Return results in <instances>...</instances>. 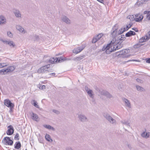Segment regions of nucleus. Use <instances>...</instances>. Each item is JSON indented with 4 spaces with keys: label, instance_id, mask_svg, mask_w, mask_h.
I'll list each match as a JSON object with an SVG mask.
<instances>
[{
    "label": "nucleus",
    "instance_id": "obj_1",
    "mask_svg": "<svg viewBox=\"0 0 150 150\" xmlns=\"http://www.w3.org/2000/svg\"><path fill=\"white\" fill-rule=\"evenodd\" d=\"M125 39L124 35H121L118 38V40L120 41L124 40ZM122 47V45L120 42L117 40L116 39L114 38L111 41L110 43L108 44L107 46H103L102 49L103 51H105L107 54H110L111 52L119 49Z\"/></svg>",
    "mask_w": 150,
    "mask_h": 150
},
{
    "label": "nucleus",
    "instance_id": "obj_2",
    "mask_svg": "<svg viewBox=\"0 0 150 150\" xmlns=\"http://www.w3.org/2000/svg\"><path fill=\"white\" fill-rule=\"evenodd\" d=\"M100 41L101 44L104 42V40H103V34L102 33H100L93 38L92 42L93 43H95L98 41Z\"/></svg>",
    "mask_w": 150,
    "mask_h": 150
},
{
    "label": "nucleus",
    "instance_id": "obj_3",
    "mask_svg": "<svg viewBox=\"0 0 150 150\" xmlns=\"http://www.w3.org/2000/svg\"><path fill=\"white\" fill-rule=\"evenodd\" d=\"M132 25V23L130 22L129 24H127L126 25H124L119 30L118 32V34H121L124 32L127 31L131 27Z\"/></svg>",
    "mask_w": 150,
    "mask_h": 150
},
{
    "label": "nucleus",
    "instance_id": "obj_4",
    "mask_svg": "<svg viewBox=\"0 0 150 150\" xmlns=\"http://www.w3.org/2000/svg\"><path fill=\"white\" fill-rule=\"evenodd\" d=\"M130 50L129 49H125L120 51V57L125 58L130 57V55L128 54Z\"/></svg>",
    "mask_w": 150,
    "mask_h": 150
},
{
    "label": "nucleus",
    "instance_id": "obj_5",
    "mask_svg": "<svg viewBox=\"0 0 150 150\" xmlns=\"http://www.w3.org/2000/svg\"><path fill=\"white\" fill-rule=\"evenodd\" d=\"M50 67V65L49 64L42 67L38 69L37 72L38 73H44L49 70Z\"/></svg>",
    "mask_w": 150,
    "mask_h": 150
},
{
    "label": "nucleus",
    "instance_id": "obj_6",
    "mask_svg": "<svg viewBox=\"0 0 150 150\" xmlns=\"http://www.w3.org/2000/svg\"><path fill=\"white\" fill-rule=\"evenodd\" d=\"M85 90L88 95L91 98L93 99L94 97V93L93 90L87 86H85Z\"/></svg>",
    "mask_w": 150,
    "mask_h": 150
},
{
    "label": "nucleus",
    "instance_id": "obj_7",
    "mask_svg": "<svg viewBox=\"0 0 150 150\" xmlns=\"http://www.w3.org/2000/svg\"><path fill=\"white\" fill-rule=\"evenodd\" d=\"M122 101L126 109H129L132 108L130 102L129 100L125 98H122Z\"/></svg>",
    "mask_w": 150,
    "mask_h": 150
},
{
    "label": "nucleus",
    "instance_id": "obj_8",
    "mask_svg": "<svg viewBox=\"0 0 150 150\" xmlns=\"http://www.w3.org/2000/svg\"><path fill=\"white\" fill-rule=\"evenodd\" d=\"M104 117L111 124H115L116 123V120L108 114H104Z\"/></svg>",
    "mask_w": 150,
    "mask_h": 150
},
{
    "label": "nucleus",
    "instance_id": "obj_9",
    "mask_svg": "<svg viewBox=\"0 0 150 150\" xmlns=\"http://www.w3.org/2000/svg\"><path fill=\"white\" fill-rule=\"evenodd\" d=\"M5 145H12L13 142L8 137H6L4 138L3 141Z\"/></svg>",
    "mask_w": 150,
    "mask_h": 150
},
{
    "label": "nucleus",
    "instance_id": "obj_10",
    "mask_svg": "<svg viewBox=\"0 0 150 150\" xmlns=\"http://www.w3.org/2000/svg\"><path fill=\"white\" fill-rule=\"evenodd\" d=\"M78 117L79 120L82 122H86L88 120L87 117L86 116L82 113L78 114Z\"/></svg>",
    "mask_w": 150,
    "mask_h": 150
},
{
    "label": "nucleus",
    "instance_id": "obj_11",
    "mask_svg": "<svg viewBox=\"0 0 150 150\" xmlns=\"http://www.w3.org/2000/svg\"><path fill=\"white\" fill-rule=\"evenodd\" d=\"M85 45H82L80 47H78L74 49L72 51L73 53L77 54L81 52L85 47Z\"/></svg>",
    "mask_w": 150,
    "mask_h": 150
},
{
    "label": "nucleus",
    "instance_id": "obj_12",
    "mask_svg": "<svg viewBox=\"0 0 150 150\" xmlns=\"http://www.w3.org/2000/svg\"><path fill=\"white\" fill-rule=\"evenodd\" d=\"M4 105L8 107L11 109L13 108L14 105L11 103V101L8 99H6L4 100Z\"/></svg>",
    "mask_w": 150,
    "mask_h": 150
},
{
    "label": "nucleus",
    "instance_id": "obj_13",
    "mask_svg": "<svg viewBox=\"0 0 150 150\" xmlns=\"http://www.w3.org/2000/svg\"><path fill=\"white\" fill-rule=\"evenodd\" d=\"M16 28L18 31L22 34H24L26 33V30L20 25H16Z\"/></svg>",
    "mask_w": 150,
    "mask_h": 150
},
{
    "label": "nucleus",
    "instance_id": "obj_14",
    "mask_svg": "<svg viewBox=\"0 0 150 150\" xmlns=\"http://www.w3.org/2000/svg\"><path fill=\"white\" fill-rule=\"evenodd\" d=\"M7 128L8 129L6 132L7 134L9 135H12L14 132V129L12 125H9L7 127Z\"/></svg>",
    "mask_w": 150,
    "mask_h": 150
},
{
    "label": "nucleus",
    "instance_id": "obj_15",
    "mask_svg": "<svg viewBox=\"0 0 150 150\" xmlns=\"http://www.w3.org/2000/svg\"><path fill=\"white\" fill-rule=\"evenodd\" d=\"M13 12L15 15V16L18 18H22V15L20 11L17 9H14Z\"/></svg>",
    "mask_w": 150,
    "mask_h": 150
},
{
    "label": "nucleus",
    "instance_id": "obj_16",
    "mask_svg": "<svg viewBox=\"0 0 150 150\" xmlns=\"http://www.w3.org/2000/svg\"><path fill=\"white\" fill-rule=\"evenodd\" d=\"M31 118L33 120L36 122H38L40 120V118L38 117V115L33 112H32L30 114Z\"/></svg>",
    "mask_w": 150,
    "mask_h": 150
},
{
    "label": "nucleus",
    "instance_id": "obj_17",
    "mask_svg": "<svg viewBox=\"0 0 150 150\" xmlns=\"http://www.w3.org/2000/svg\"><path fill=\"white\" fill-rule=\"evenodd\" d=\"M101 94L105 96L107 98L110 99L113 98V96L107 91H103L101 92Z\"/></svg>",
    "mask_w": 150,
    "mask_h": 150
},
{
    "label": "nucleus",
    "instance_id": "obj_18",
    "mask_svg": "<svg viewBox=\"0 0 150 150\" xmlns=\"http://www.w3.org/2000/svg\"><path fill=\"white\" fill-rule=\"evenodd\" d=\"M6 44L8 45L11 48H14L16 46L15 42L10 40H7Z\"/></svg>",
    "mask_w": 150,
    "mask_h": 150
},
{
    "label": "nucleus",
    "instance_id": "obj_19",
    "mask_svg": "<svg viewBox=\"0 0 150 150\" xmlns=\"http://www.w3.org/2000/svg\"><path fill=\"white\" fill-rule=\"evenodd\" d=\"M135 21L139 22L142 20L143 16L142 14H138L135 15Z\"/></svg>",
    "mask_w": 150,
    "mask_h": 150
},
{
    "label": "nucleus",
    "instance_id": "obj_20",
    "mask_svg": "<svg viewBox=\"0 0 150 150\" xmlns=\"http://www.w3.org/2000/svg\"><path fill=\"white\" fill-rule=\"evenodd\" d=\"M6 18L3 16H0V25H2L6 24Z\"/></svg>",
    "mask_w": 150,
    "mask_h": 150
},
{
    "label": "nucleus",
    "instance_id": "obj_21",
    "mask_svg": "<svg viewBox=\"0 0 150 150\" xmlns=\"http://www.w3.org/2000/svg\"><path fill=\"white\" fill-rule=\"evenodd\" d=\"M62 20L67 24L71 23V21L66 16H63L61 18Z\"/></svg>",
    "mask_w": 150,
    "mask_h": 150
},
{
    "label": "nucleus",
    "instance_id": "obj_22",
    "mask_svg": "<svg viewBox=\"0 0 150 150\" xmlns=\"http://www.w3.org/2000/svg\"><path fill=\"white\" fill-rule=\"evenodd\" d=\"M142 136L145 138L147 139L150 136V132H144L141 134Z\"/></svg>",
    "mask_w": 150,
    "mask_h": 150
},
{
    "label": "nucleus",
    "instance_id": "obj_23",
    "mask_svg": "<svg viewBox=\"0 0 150 150\" xmlns=\"http://www.w3.org/2000/svg\"><path fill=\"white\" fill-rule=\"evenodd\" d=\"M58 58L57 57L51 58L49 60V63L51 64H54L56 62H58Z\"/></svg>",
    "mask_w": 150,
    "mask_h": 150
},
{
    "label": "nucleus",
    "instance_id": "obj_24",
    "mask_svg": "<svg viewBox=\"0 0 150 150\" xmlns=\"http://www.w3.org/2000/svg\"><path fill=\"white\" fill-rule=\"evenodd\" d=\"M149 40V39L145 35L142 37L139 40V43H143L146 41Z\"/></svg>",
    "mask_w": 150,
    "mask_h": 150
},
{
    "label": "nucleus",
    "instance_id": "obj_25",
    "mask_svg": "<svg viewBox=\"0 0 150 150\" xmlns=\"http://www.w3.org/2000/svg\"><path fill=\"white\" fill-rule=\"evenodd\" d=\"M135 34V32L132 31H130L126 33L125 34V36L126 37H129L134 35Z\"/></svg>",
    "mask_w": 150,
    "mask_h": 150
},
{
    "label": "nucleus",
    "instance_id": "obj_26",
    "mask_svg": "<svg viewBox=\"0 0 150 150\" xmlns=\"http://www.w3.org/2000/svg\"><path fill=\"white\" fill-rule=\"evenodd\" d=\"M121 123L123 125H125L127 126L130 127V123L127 120H123L121 121Z\"/></svg>",
    "mask_w": 150,
    "mask_h": 150
},
{
    "label": "nucleus",
    "instance_id": "obj_27",
    "mask_svg": "<svg viewBox=\"0 0 150 150\" xmlns=\"http://www.w3.org/2000/svg\"><path fill=\"white\" fill-rule=\"evenodd\" d=\"M15 67L13 66L8 67L6 69L8 73L13 71L15 69Z\"/></svg>",
    "mask_w": 150,
    "mask_h": 150
},
{
    "label": "nucleus",
    "instance_id": "obj_28",
    "mask_svg": "<svg viewBox=\"0 0 150 150\" xmlns=\"http://www.w3.org/2000/svg\"><path fill=\"white\" fill-rule=\"evenodd\" d=\"M85 56H80L75 57L73 59V60L75 61H79L81 60L85 57Z\"/></svg>",
    "mask_w": 150,
    "mask_h": 150
},
{
    "label": "nucleus",
    "instance_id": "obj_29",
    "mask_svg": "<svg viewBox=\"0 0 150 150\" xmlns=\"http://www.w3.org/2000/svg\"><path fill=\"white\" fill-rule=\"evenodd\" d=\"M144 14H146V18L147 19L150 21V11H145L144 13Z\"/></svg>",
    "mask_w": 150,
    "mask_h": 150
},
{
    "label": "nucleus",
    "instance_id": "obj_30",
    "mask_svg": "<svg viewBox=\"0 0 150 150\" xmlns=\"http://www.w3.org/2000/svg\"><path fill=\"white\" fill-rule=\"evenodd\" d=\"M127 18L132 21L134 20L135 21V16H134L133 15H129L127 16Z\"/></svg>",
    "mask_w": 150,
    "mask_h": 150
},
{
    "label": "nucleus",
    "instance_id": "obj_31",
    "mask_svg": "<svg viewBox=\"0 0 150 150\" xmlns=\"http://www.w3.org/2000/svg\"><path fill=\"white\" fill-rule=\"evenodd\" d=\"M117 30L115 28H113L112 30V32H111V34L113 37L116 36L117 34Z\"/></svg>",
    "mask_w": 150,
    "mask_h": 150
},
{
    "label": "nucleus",
    "instance_id": "obj_32",
    "mask_svg": "<svg viewBox=\"0 0 150 150\" xmlns=\"http://www.w3.org/2000/svg\"><path fill=\"white\" fill-rule=\"evenodd\" d=\"M45 138L48 141L51 142H52V139L51 138L50 136V135L46 134Z\"/></svg>",
    "mask_w": 150,
    "mask_h": 150
},
{
    "label": "nucleus",
    "instance_id": "obj_33",
    "mask_svg": "<svg viewBox=\"0 0 150 150\" xmlns=\"http://www.w3.org/2000/svg\"><path fill=\"white\" fill-rule=\"evenodd\" d=\"M43 126L44 127L49 129H51L53 131L54 130V129L50 125H43Z\"/></svg>",
    "mask_w": 150,
    "mask_h": 150
},
{
    "label": "nucleus",
    "instance_id": "obj_34",
    "mask_svg": "<svg viewBox=\"0 0 150 150\" xmlns=\"http://www.w3.org/2000/svg\"><path fill=\"white\" fill-rule=\"evenodd\" d=\"M67 59L65 57H62L58 58V62H61L65 60H67Z\"/></svg>",
    "mask_w": 150,
    "mask_h": 150
},
{
    "label": "nucleus",
    "instance_id": "obj_35",
    "mask_svg": "<svg viewBox=\"0 0 150 150\" xmlns=\"http://www.w3.org/2000/svg\"><path fill=\"white\" fill-rule=\"evenodd\" d=\"M21 147V144L19 142L16 143V145L14 147L17 149H19Z\"/></svg>",
    "mask_w": 150,
    "mask_h": 150
},
{
    "label": "nucleus",
    "instance_id": "obj_36",
    "mask_svg": "<svg viewBox=\"0 0 150 150\" xmlns=\"http://www.w3.org/2000/svg\"><path fill=\"white\" fill-rule=\"evenodd\" d=\"M31 103V104L35 107L38 108H39V106L38 105L37 102L35 100H33L32 101Z\"/></svg>",
    "mask_w": 150,
    "mask_h": 150
},
{
    "label": "nucleus",
    "instance_id": "obj_37",
    "mask_svg": "<svg viewBox=\"0 0 150 150\" xmlns=\"http://www.w3.org/2000/svg\"><path fill=\"white\" fill-rule=\"evenodd\" d=\"M136 87L137 89V90L140 91H144V89L142 87H141L140 86H139L138 85H137L136 86Z\"/></svg>",
    "mask_w": 150,
    "mask_h": 150
},
{
    "label": "nucleus",
    "instance_id": "obj_38",
    "mask_svg": "<svg viewBox=\"0 0 150 150\" xmlns=\"http://www.w3.org/2000/svg\"><path fill=\"white\" fill-rule=\"evenodd\" d=\"M7 35L8 37L10 38H12L13 37V35L12 33L10 31L7 32Z\"/></svg>",
    "mask_w": 150,
    "mask_h": 150
},
{
    "label": "nucleus",
    "instance_id": "obj_39",
    "mask_svg": "<svg viewBox=\"0 0 150 150\" xmlns=\"http://www.w3.org/2000/svg\"><path fill=\"white\" fill-rule=\"evenodd\" d=\"M38 87L41 90H44L45 89V85H41V84H39Z\"/></svg>",
    "mask_w": 150,
    "mask_h": 150
},
{
    "label": "nucleus",
    "instance_id": "obj_40",
    "mask_svg": "<svg viewBox=\"0 0 150 150\" xmlns=\"http://www.w3.org/2000/svg\"><path fill=\"white\" fill-rule=\"evenodd\" d=\"M142 45L140 44V43H138L136 44L134 46V47L135 48H137L140 47Z\"/></svg>",
    "mask_w": 150,
    "mask_h": 150
},
{
    "label": "nucleus",
    "instance_id": "obj_41",
    "mask_svg": "<svg viewBox=\"0 0 150 150\" xmlns=\"http://www.w3.org/2000/svg\"><path fill=\"white\" fill-rule=\"evenodd\" d=\"M1 66L2 67V68L4 67H6L7 66H8V64H7L6 63H1Z\"/></svg>",
    "mask_w": 150,
    "mask_h": 150
},
{
    "label": "nucleus",
    "instance_id": "obj_42",
    "mask_svg": "<svg viewBox=\"0 0 150 150\" xmlns=\"http://www.w3.org/2000/svg\"><path fill=\"white\" fill-rule=\"evenodd\" d=\"M2 73H3V75H5L8 73V72L7 71L6 69H2Z\"/></svg>",
    "mask_w": 150,
    "mask_h": 150
},
{
    "label": "nucleus",
    "instance_id": "obj_43",
    "mask_svg": "<svg viewBox=\"0 0 150 150\" xmlns=\"http://www.w3.org/2000/svg\"><path fill=\"white\" fill-rule=\"evenodd\" d=\"M137 81L138 83H142L143 82V81L142 80H141L139 79H137Z\"/></svg>",
    "mask_w": 150,
    "mask_h": 150
},
{
    "label": "nucleus",
    "instance_id": "obj_44",
    "mask_svg": "<svg viewBox=\"0 0 150 150\" xmlns=\"http://www.w3.org/2000/svg\"><path fill=\"white\" fill-rule=\"evenodd\" d=\"M0 41L3 42L4 44H6L7 40H3L2 38H0Z\"/></svg>",
    "mask_w": 150,
    "mask_h": 150
},
{
    "label": "nucleus",
    "instance_id": "obj_45",
    "mask_svg": "<svg viewBox=\"0 0 150 150\" xmlns=\"http://www.w3.org/2000/svg\"><path fill=\"white\" fill-rule=\"evenodd\" d=\"M146 36L149 39L150 38V31H149L148 33L146 35Z\"/></svg>",
    "mask_w": 150,
    "mask_h": 150
},
{
    "label": "nucleus",
    "instance_id": "obj_46",
    "mask_svg": "<svg viewBox=\"0 0 150 150\" xmlns=\"http://www.w3.org/2000/svg\"><path fill=\"white\" fill-rule=\"evenodd\" d=\"M146 62L147 63H150V58L146 59Z\"/></svg>",
    "mask_w": 150,
    "mask_h": 150
},
{
    "label": "nucleus",
    "instance_id": "obj_47",
    "mask_svg": "<svg viewBox=\"0 0 150 150\" xmlns=\"http://www.w3.org/2000/svg\"><path fill=\"white\" fill-rule=\"evenodd\" d=\"M66 150H73L71 147H67L66 148Z\"/></svg>",
    "mask_w": 150,
    "mask_h": 150
},
{
    "label": "nucleus",
    "instance_id": "obj_48",
    "mask_svg": "<svg viewBox=\"0 0 150 150\" xmlns=\"http://www.w3.org/2000/svg\"><path fill=\"white\" fill-rule=\"evenodd\" d=\"M19 134H16L15 137V138H18L19 137Z\"/></svg>",
    "mask_w": 150,
    "mask_h": 150
},
{
    "label": "nucleus",
    "instance_id": "obj_49",
    "mask_svg": "<svg viewBox=\"0 0 150 150\" xmlns=\"http://www.w3.org/2000/svg\"><path fill=\"white\" fill-rule=\"evenodd\" d=\"M131 61H135V62H139V61L137 60H129L127 61V62H128Z\"/></svg>",
    "mask_w": 150,
    "mask_h": 150
},
{
    "label": "nucleus",
    "instance_id": "obj_50",
    "mask_svg": "<svg viewBox=\"0 0 150 150\" xmlns=\"http://www.w3.org/2000/svg\"><path fill=\"white\" fill-rule=\"evenodd\" d=\"M53 112H54V113H58V111L56 110H53Z\"/></svg>",
    "mask_w": 150,
    "mask_h": 150
},
{
    "label": "nucleus",
    "instance_id": "obj_51",
    "mask_svg": "<svg viewBox=\"0 0 150 150\" xmlns=\"http://www.w3.org/2000/svg\"><path fill=\"white\" fill-rule=\"evenodd\" d=\"M98 1H99L101 3H103V0H97Z\"/></svg>",
    "mask_w": 150,
    "mask_h": 150
},
{
    "label": "nucleus",
    "instance_id": "obj_52",
    "mask_svg": "<svg viewBox=\"0 0 150 150\" xmlns=\"http://www.w3.org/2000/svg\"><path fill=\"white\" fill-rule=\"evenodd\" d=\"M0 75H3L2 69L0 70Z\"/></svg>",
    "mask_w": 150,
    "mask_h": 150
},
{
    "label": "nucleus",
    "instance_id": "obj_53",
    "mask_svg": "<svg viewBox=\"0 0 150 150\" xmlns=\"http://www.w3.org/2000/svg\"><path fill=\"white\" fill-rule=\"evenodd\" d=\"M55 74L54 73H51L50 74L51 75L54 76L55 75Z\"/></svg>",
    "mask_w": 150,
    "mask_h": 150
},
{
    "label": "nucleus",
    "instance_id": "obj_54",
    "mask_svg": "<svg viewBox=\"0 0 150 150\" xmlns=\"http://www.w3.org/2000/svg\"><path fill=\"white\" fill-rule=\"evenodd\" d=\"M2 68V67L1 66V63H0V69Z\"/></svg>",
    "mask_w": 150,
    "mask_h": 150
},
{
    "label": "nucleus",
    "instance_id": "obj_55",
    "mask_svg": "<svg viewBox=\"0 0 150 150\" xmlns=\"http://www.w3.org/2000/svg\"><path fill=\"white\" fill-rule=\"evenodd\" d=\"M1 59L0 58V62L1 61Z\"/></svg>",
    "mask_w": 150,
    "mask_h": 150
},
{
    "label": "nucleus",
    "instance_id": "obj_56",
    "mask_svg": "<svg viewBox=\"0 0 150 150\" xmlns=\"http://www.w3.org/2000/svg\"><path fill=\"white\" fill-rule=\"evenodd\" d=\"M25 150H27L26 149H25Z\"/></svg>",
    "mask_w": 150,
    "mask_h": 150
}]
</instances>
